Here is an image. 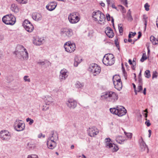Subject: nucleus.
<instances>
[{
	"label": "nucleus",
	"mask_w": 158,
	"mask_h": 158,
	"mask_svg": "<svg viewBox=\"0 0 158 158\" xmlns=\"http://www.w3.org/2000/svg\"><path fill=\"white\" fill-rule=\"evenodd\" d=\"M16 50L14 52L15 54L19 58H22L24 60H27L28 58V53L27 50L22 45H18L16 48Z\"/></svg>",
	"instance_id": "1"
},
{
	"label": "nucleus",
	"mask_w": 158,
	"mask_h": 158,
	"mask_svg": "<svg viewBox=\"0 0 158 158\" xmlns=\"http://www.w3.org/2000/svg\"><path fill=\"white\" fill-rule=\"evenodd\" d=\"M102 99H104L107 101L114 103L116 102L118 98V94L114 92H106L105 94L101 96Z\"/></svg>",
	"instance_id": "2"
},
{
	"label": "nucleus",
	"mask_w": 158,
	"mask_h": 158,
	"mask_svg": "<svg viewBox=\"0 0 158 158\" xmlns=\"http://www.w3.org/2000/svg\"><path fill=\"white\" fill-rule=\"evenodd\" d=\"M110 110L112 114L118 115L119 117L125 115L127 113L126 109L124 107L122 106L110 108Z\"/></svg>",
	"instance_id": "3"
},
{
	"label": "nucleus",
	"mask_w": 158,
	"mask_h": 158,
	"mask_svg": "<svg viewBox=\"0 0 158 158\" xmlns=\"http://www.w3.org/2000/svg\"><path fill=\"white\" fill-rule=\"evenodd\" d=\"M114 55L112 54H106L103 57L102 60L103 63L106 66H111L115 62Z\"/></svg>",
	"instance_id": "4"
},
{
	"label": "nucleus",
	"mask_w": 158,
	"mask_h": 158,
	"mask_svg": "<svg viewBox=\"0 0 158 158\" xmlns=\"http://www.w3.org/2000/svg\"><path fill=\"white\" fill-rule=\"evenodd\" d=\"M60 34L62 39L66 40L71 37L73 35V32L72 29L66 28L61 30Z\"/></svg>",
	"instance_id": "5"
},
{
	"label": "nucleus",
	"mask_w": 158,
	"mask_h": 158,
	"mask_svg": "<svg viewBox=\"0 0 158 158\" xmlns=\"http://www.w3.org/2000/svg\"><path fill=\"white\" fill-rule=\"evenodd\" d=\"M2 20L6 24L12 25L16 22V18L12 14L7 15L3 17Z\"/></svg>",
	"instance_id": "6"
},
{
	"label": "nucleus",
	"mask_w": 158,
	"mask_h": 158,
	"mask_svg": "<svg viewBox=\"0 0 158 158\" xmlns=\"http://www.w3.org/2000/svg\"><path fill=\"white\" fill-rule=\"evenodd\" d=\"M92 17L95 21H98V23L99 21L102 22L105 18L104 14L99 10L93 12L92 14Z\"/></svg>",
	"instance_id": "7"
},
{
	"label": "nucleus",
	"mask_w": 158,
	"mask_h": 158,
	"mask_svg": "<svg viewBox=\"0 0 158 158\" xmlns=\"http://www.w3.org/2000/svg\"><path fill=\"white\" fill-rule=\"evenodd\" d=\"M88 70L94 73V76L99 74L101 71L100 67L95 63L91 64L89 65Z\"/></svg>",
	"instance_id": "8"
},
{
	"label": "nucleus",
	"mask_w": 158,
	"mask_h": 158,
	"mask_svg": "<svg viewBox=\"0 0 158 158\" xmlns=\"http://www.w3.org/2000/svg\"><path fill=\"white\" fill-rule=\"evenodd\" d=\"M64 48L66 52L69 53L73 52L76 48L75 44L74 43H71L69 41L66 42L64 44Z\"/></svg>",
	"instance_id": "9"
},
{
	"label": "nucleus",
	"mask_w": 158,
	"mask_h": 158,
	"mask_svg": "<svg viewBox=\"0 0 158 158\" xmlns=\"http://www.w3.org/2000/svg\"><path fill=\"white\" fill-rule=\"evenodd\" d=\"M105 142L106 145L110 148L112 152H116L118 149L117 146L111 142V139L110 138H107L105 139Z\"/></svg>",
	"instance_id": "10"
},
{
	"label": "nucleus",
	"mask_w": 158,
	"mask_h": 158,
	"mask_svg": "<svg viewBox=\"0 0 158 158\" xmlns=\"http://www.w3.org/2000/svg\"><path fill=\"white\" fill-rule=\"evenodd\" d=\"M20 121L22 122V120L16 119L14 124L15 129L18 131L23 130L25 127V124L23 122L20 123Z\"/></svg>",
	"instance_id": "11"
},
{
	"label": "nucleus",
	"mask_w": 158,
	"mask_h": 158,
	"mask_svg": "<svg viewBox=\"0 0 158 158\" xmlns=\"http://www.w3.org/2000/svg\"><path fill=\"white\" fill-rule=\"evenodd\" d=\"M65 104L69 109H73L77 107V102L73 98H70L66 101Z\"/></svg>",
	"instance_id": "12"
},
{
	"label": "nucleus",
	"mask_w": 158,
	"mask_h": 158,
	"mask_svg": "<svg viewBox=\"0 0 158 158\" xmlns=\"http://www.w3.org/2000/svg\"><path fill=\"white\" fill-rule=\"evenodd\" d=\"M11 137L10 133L7 130H2L0 132V137L3 140L8 141Z\"/></svg>",
	"instance_id": "13"
},
{
	"label": "nucleus",
	"mask_w": 158,
	"mask_h": 158,
	"mask_svg": "<svg viewBox=\"0 0 158 158\" xmlns=\"http://www.w3.org/2000/svg\"><path fill=\"white\" fill-rule=\"evenodd\" d=\"M68 19L70 23L73 24L77 23L80 20V18L75 13L70 14L68 16Z\"/></svg>",
	"instance_id": "14"
},
{
	"label": "nucleus",
	"mask_w": 158,
	"mask_h": 158,
	"mask_svg": "<svg viewBox=\"0 0 158 158\" xmlns=\"http://www.w3.org/2000/svg\"><path fill=\"white\" fill-rule=\"evenodd\" d=\"M23 25L26 30L31 32L34 29V27L31 23L28 20H25L23 23Z\"/></svg>",
	"instance_id": "15"
},
{
	"label": "nucleus",
	"mask_w": 158,
	"mask_h": 158,
	"mask_svg": "<svg viewBox=\"0 0 158 158\" xmlns=\"http://www.w3.org/2000/svg\"><path fill=\"white\" fill-rule=\"evenodd\" d=\"M88 132L89 136L91 137H94L98 134L99 131L96 127H93L89 128L88 130Z\"/></svg>",
	"instance_id": "16"
},
{
	"label": "nucleus",
	"mask_w": 158,
	"mask_h": 158,
	"mask_svg": "<svg viewBox=\"0 0 158 158\" xmlns=\"http://www.w3.org/2000/svg\"><path fill=\"white\" fill-rule=\"evenodd\" d=\"M44 40L43 38H39L38 37H33V44L35 45L40 46L43 44Z\"/></svg>",
	"instance_id": "17"
},
{
	"label": "nucleus",
	"mask_w": 158,
	"mask_h": 158,
	"mask_svg": "<svg viewBox=\"0 0 158 158\" xmlns=\"http://www.w3.org/2000/svg\"><path fill=\"white\" fill-rule=\"evenodd\" d=\"M68 76L67 71L66 69H63L60 71L59 79L61 81L66 79Z\"/></svg>",
	"instance_id": "18"
},
{
	"label": "nucleus",
	"mask_w": 158,
	"mask_h": 158,
	"mask_svg": "<svg viewBox=\"0 0 158 158\" xmlns=\"http://www.w3.org/2000/svg\"><path fill=\"white\" fill-rule=\"evenodd\" d=\"M105 33L110 38H112L114 34L112 29L110 27H107L105 29Z\"/></svg>",
	"instance_id": "19"
},
{
	"label": "nucleus",
	"mask_w": 158,
	"mask_h": 158,
	"mask_svg": "<svg viewBox=\"0 0 158 158\" xmlns=\"http://www.w3.org/2000/svg\"><path fill=\"white\" fill-rule=\"evenodd\" d=\"M57 5V3L55 2H52L49 3L46 7L49 11H52L55 9Z\"/></svg>",
	"instance_id": "20"
},
{
	"label": "nucleus",
	"mask_w": 158,
	"mask_h": 158,
	"mask_svg": "<svg viewBox=\"0 0 158 158\" xmlns=\"http://www.w3.org/2000/svg\"><path fill=\"white\" fill-rule=\"evenodd\" d=\"M32 17L34 20L36 21L40 20L42 18V15L36 12L32 14Z\"/></svg>",
	"instance_id": "21"
},
{
	"label": "nucleus",
	"mask_w": 158,
	"mask_h": 158,
	"mask_svg": "<svg viewBox=\"0 0 158 158\" xmlns=\"http://www.w3.org/2000/svg\"><path fill=\"white\" fill-rule=\"evenodd\" d=\"M44 101L46 105H53L54 104V100L52 98L51 96H47L45 97L44 99Z\"/></svg>",
	"instance_id": "22"
},
{
	"label": "nucleus",
	"mask_w": 158,
	"mask_h": 158,
	"mask_svg": "<svg viewBox=\"0 0 158 158\" xmlns=\"http://www.w3.org/2000/svg\"><path fill=\"white\" fill-rule=\"evenodd\" d=\"M52 139L51 140H48L47 143V145L48 148L51 149H53L56 146V143L55 141H52Z\"/></svg>",
	"instance_id": "23"
},
{
	"label": "nucleus",
	"mask_w": 158,
	"mask_h": 158,
	"mask_svg": "<svg viewBox=\"0 0 158 158\" xmlns=\"http://www.w3.org/2000/svg\"><path fill=\"white\" fill-rule=\"evenodd\" d=\"M114 88L120 91L122 88V84L121 81H115L113 82Z\"/></svg>",
	"instance_id": "24"
},
{
	"label": "nucleus",
	"mask_w": 158,
	"mask_h": 158,
	"mask_svg": "<svg viewBox=\"0 0 158 158\" xmlns=\"http://www.w3.org/2000/svg\"><path fill=\"white\" fill-rule=\"evenodd\" d=\"M51 133V135L49 137L48 140H51L52 139V141H55V140H57L58 139V136L54 135L53 131H52Z\"/></svg>",
	"instance_id": "25"
},
{
	"label": "nucleus",
	"mask_w": 158,
	"mask_h": 158,
	"mask_svg": "<svg viewBox=\"0 0 158 158\" xmlns=\"http://www.w3.org/2000/svg\"><path fill=\"white\" fill-rule=\"evenodd\" d=\"M75 61L74 63V65L75 67L77 66L80 63L82 60V59L81 57L76 56L75 58Z\"/></svg>",
	"instance_id": "26"
},
{
	"label": "nucleus",
	"mask_w": 158,
	"mask_h": 158,
	"mask_svg": "<svg viewBox=\"0 0 158 158\" xmlns=\"http://www.w3.org/2000/svg\"><path fill=\"white\" fill-rule=\"evenodd\" d=\"M140 147L141 148L142 151H144L147 149V151L148 150V148L144 142L143 141V139L142 138V141L140 143Z\"/></svg>",
	"instance_id": "27"
},
{
	"label": "nucleus",
	"mask_w": 158,
	"mask_h": 158,
	"mask_svg": "<svg viewBox=\"0 0 158 158\" xmlns=\"http://www.w3.org/2000/svg\"><path fill=\"white\" fill-rule=\"evenodd\" d=\"M11 10L12 11L15 13H17L19 11V8L17 6L14 4L11 5Z\"/></svg>",
	"instance_id": "28"
},
{
	"label": "nucleus",
	"mask_w": 158,
	"mask_h": 158,
	"mask_svg": "<svg viewBox=\"0 0 158 158\" xmlns=\"http://www.w3.org/2000/svg\"><path fill=\"white\" fill-rule=\"evenodd\" d=\"M150 40L152 42V44L154 45H156L158 44V42H156L157 41L156 38L153 35H151L150 37Z\"/></svg>",
	"instance_id": "29"
},
{
	"label": "nucleus",
	"mask_w": 158,
	"mask_h": 158,
	"mask_svg": "<svg viewBox=\"0 0 158 158\" xmlns=\"http://www.w3.org/2000/svg\"><path fill=\"white\" fill-rule=\"evenodd\" d=\"M112 80L113 82H114V81H121L120 78V77L119 75H115L113 76Z\"/></svg>",
	"instance_id": "30"
},
{
	"label": "nucleus",
	"mask_w": 158,
	"mask_h": 158,
	"mask_svg": "<svg viewBox=\"0 0 158 158\" xmlns=\"http://www.w3.org/2000/svg\"><path fill=\"white\" fill-rule=\"evenodd\" d=\"M127 16L128 18V19L129 21H131L133 20V18L131 15V11L130 10H129L127 14Z\"/></svg>",
	"instance_id": "31"
},
{
	"label": "nucleus",
	"mask_w": 158,
	"mask_h": 158,
	"mask_svg": "<svg viewBox=\"0 0 158 158\" xmlns=\"http://www.w3.org/2000/svg\"><path fill=\"white\" fill-rule=\"evenodd\" d=\"M148 19V17L146 16V15H143V21L144 22V24L145 25L144 27V30H146L147 24V19Z\"/></svg>",
	"instance_id": "32"
},
{
	"label": "nucleus",
	"mask_w": 158,
	"mask_h": 158,
	"mask_svg": "<svg viewBox=\"0 0 158 158\" xmlns=\"http://www.w3.org/2000/svg\"><path fill=\"white\" fill-rule=\"evenodd\" d=\"M84 86V83H81L79 81H77L75 84L76 87L78 88L83 87Z\"/></svg>",
	"instance_id": "33"
},
{
	"label": "nucleus",
	"mask_w": 158,
	"mask_h": 158,
	"mask_svg": "<svg viewBox=\"0 0 158 158\" xmlns=\"http://www.w3.org/2000/svg\"><path fill=\"white\" fill-rule=\"evenodd\" d=\"M144 76L146 77L147 78H149L150 77V71L149 70H146L145 72Z\"/></svg>",
	"instance_id": "34"
},
{
	"label": "nucleus",
	"mask_w": 158,
	"mask_h": 158,
	"mask_svg": "<svg viewBox=\"0 0 158 158\" xmlns=\"http://www.w3.org/2000/svg\"><path fill=\"white\" fill-rule=\"evenodd\" d=\"M26 121L27 122H29V124L30 125H31L34 122V120L31 119V118H27L26 119Z\"/></svg>",
	"instance_id": "35"
},
{
	"label": "nucleus",
	"mask_w": 158,
	"mask_h": 158,
	"mask_svg": "<svg viewBox=\"0 0 158 158\" xmlns=\"http://www.w3.org/2000/svg\"><path fill=\"white\" fill-rule=\"evenodd\" d=\"M121 24H118V27L120 33H123V28L121 26Z\"/></svg>",
	"instance_id": "36"
},
{
	"label": "nucleus",
	"mask_w": 158,
	"mask_h": 158,
	"mask_svg": "<svg viewBox=\"0 0 158 158\" xmlns=\"http://www.w3.org/2000/svg\"><path fill=\"white\" fill-rule=\"evenodd\" d=\"M27 158H38V157L37 155L31 154L28 155Z\"/></svg>",
	"instance_id": "37"
},
{
	"label": "nucleus",
	"mask_w": 158,
	"mask_h": 158,
	"mask_svg": "<svg viewBox=\"0 0 158 158\" xmlns=\"http://www.w3.org/2000/svg\"><path fill=\"white\" fill-rule=\"evenodd\" d=\"M19 3L23 4H26L27 2V0H16Z\"/></svg>",
	"instance_id": "38"
},
{
	"label": "nucleus",
	"mask_w": 158,
	"mask_h": 158,
	"mask_svg": "<svg viewBox=\"0 0 158 158\" xmlns=\"http://www.w3.org/2000/svg\"><path fill=\"white\" fill-rule=\"evenodd\" d=\"M28 76H25L24 77L23 79L25 81H27L30 82V79L28 78Z\"/></svg>",
	"instance_id": "39"
},
{
	"label": "nucleus",
	"mask_w": 158,
	"mask_h": 158,
	"mask_svg": "<svg viewBox=\"0 0 158 158\" xmlns=\"http://www.w3.org/2000/svg\"><path fill=\"white\" fill-rule=\"evenodd\" d=\"M125 135H126L127 137L131 139L132 137V134L131 133H127L126 132H124Z\"/></svg>",
	"instance_id": "40"
},
{
	"label": "nucleus",
	"mask_w": 158,
	"mask_h": 158,
	"mask_svg": "<svg viewBox=\"0 0 158 158\" xmlns=\"http://www.w3.org/2000/svg\"><path fill=\"white\" fill-rule=\"evenodd\" d=\"M157 76V73L156 71H154L152 75V78L153 79L155 78H156Z\"/></svg>",
	"instance_id": "41"
},
{
	"label": "nucleus",
	"mask_w": 158,
	"mask_h": 158,
	"mask_svg": "<svg viewBox=\"0 0 158 158\" xmlns=\"http://www.w3.org/2000/svg\"><path fill=\"white\" fill-rule=\"evenodd\" d=\"M121 2L126 6L127 7V0H121Z\"/></svg>",
	"instance_id": "42"
},
{
	"label": "nucleus",
	"mask_w": 158,
	"mask_h": 158,
	"mask_svg": "<svg viewBox=\"0 0 158 158\" xmlns=\"http://www.w3.org/2000/svg\"><path fill=\"white\" fill-rule=\"evenodd\" d=\"M149 5H148V3H146L144 5V7L145 8V10L146 11H148L149 10Z\"/></svg>",
	"instance_id": "43"
},
{
	"label": "nucleus",
	"mask_w": 158,
	"mask_h": 158,
	"mask_svg": "<svg viewBox=\"0 0 158 158\" xmlns=\"http://www.w3.org/2000/svg\"><path fill=\"white\" fill-rule=\"evenodd\" d=\"M139 86L138 88V92H139L143 90V87L142 85H139Z\"/></svg>",
	"instance_id": "44"
},
{
	"label": "nucleus",
	"mask_w": 158,
	"mask_h": 158,
	"mask_svg": "<svg viewBox=\"0 0 158 158\" xmlns=\"http://www.w3.org/2000/svg\"><path fill=\"white\" fill-rule=\"evenodd\" d=\"M144 55H145L144 54H143L141 58L140 59V61L141 62H143L144 61V60H145L147 59V57H146L144 56Z\"/></svg>",
	"instance_id": "45"
},
{
	"label": "nucleus",
	"mask_w": 158,
	"mask_h": 158,
	"mask_svg": "<svg viewBox=\"0 0 158 158\" xmlns=\"http://www.w3.org/2000/svg\"><path fill=\"white\" fill-rule=\"evenodd\" d=\"M118 6L120 7L121 9L122 10L123 13H125L126 12V10L124 7L121 5H119Z\"/></svg>",
	"instance_id": "46"
},
{
	"label": "nucleus",
	"mask_w": 158,
	"mask_h": 158,
	"mask_svg": "<svg viewBox=\"0 0 158 158\" xmlns=\"http://www.w3.org/2000/svg\"><path fill=\"white\" fill-rule=\"evenodd\" d=\"M139 78V85H143L142 79V77H138Z\"/></svg>",
	"instance_id": "47"
},
{
	"label": "nucleus",
	"mask_w": 158,
	"mask_h": 158,
	"mask_svg": "<svg viewBox=\"0 0 158 158\" xmlns=\"http://www.w3.org/2000/svg\"><path fill=\"white\" fill-rule=\"evenodd\" d=\"M123 76H124L125 80H126L127 79V74L126 72V71H125L124 72L123 71Z\"/></svg>",
	"instance_id": "48"
},
{
	"label": "nucleus",
	"mask_w": 158,
	"mask_h": 158,
	"mask_svg": "<svg viewBox=\"0 0 158 158\" xmlns=\"http://www.w3.org/2000/svg\"><path fill=\"white\" fill-rule=\"evenodd\" d=\"M145 124L148 127H149L151 125L149 120H147L145 122Z\"/></svg>",
	"instance_id": "49"
},
{
	"label": "nucleus",
	"mask_w": 158,
	"mask_h": 158,
	"mask_svg": "<svg viewBox=\"0 0 158 158\" xmlns=\"http://www.w3.org/2000/svg\"><path fill=\"white\" fill-rule=\"evenodd\" d=\"M106 18L107 19V20L108 21H110V16L109 14H107L106 15Z\"/></svg>",
	"instance_id": "50"
},
{
	"label": "nucleus",
	"mask_w": 158,
	"mask_h": 158,
	"mask_svg": "<svg viewBox=\"0 0 158 158\" xmlns=\"http://www.w3.org/2000/svg\"><path fill=\"white\" fill-rule=\"evenodd\" d=\"M38 64H39L41 65H44L45 64L44 62V61H42V62H38Z\"/></svg>",
	"instance_id": "51"
},
{
	"label": "nucleus",
	"mask_w": 158,
	"mask_h": 158,
	"mask_svg": "<svg viewBox=\"0 0 158 158\" xmlns=\"http://www.w3.org/2000/svg\"><path fill=\"white\" fill-rule=\"evenodd\" d=\"M130 33H131V36L132 37H133L136 34V33L135 32H130Z\"/></svg>",
	"instance_id": "52"
},
{
	"label": "nucleus",
	"mask_w": 158,
	"mask_h": 158,
	"mask_svg": "<svg viewBox=\"0 0 158 158\" xmlns=\"http://www.w3.org/2000/svg\"><path fill=\"white\" fill-rule=\"evenodd\" d=\"M111 6H112V8H113L117 10H118L117 9V7L116 6H115L114 4H112Z\"/></svg>",
	"instance_id": "53"
},
{
	"label": "nucleus",
	"mask_w": 158,
	"mask_h": 158,
	"mask_svg": "<svg viewBox=\"0 0 158 158\" xmlns=\"http://www.w3.org/2000/svg\"><path fill=\"white\" fill-rule=\"evenodd\" d=\"M138 33H139V35L138 36V39H139L141 36L142 34H141V33L140 31Z\"/></svg>",
	"instance_id": "54"
},
{
	"label": "nucleus",
	"mask_w": 158,
	"mask_h": 158,
	"mask_svg": "<svg viewBox=\"0 0 158 158\" xmlns=\"http://www.w3.org/2000/svg\"><path fill=\"white\" fill-rule=\"evenodd\" d=\"M148 132H149L148 136L149 137H150L151 136V135L152 131H151V130H148Z\"/></svg>",
	"instance_id": "55"
},
{
	"label": "nucleus",
	"mask_w": 158,
	"mask_h": 158,
	"mask_svg": "<svg viewBox=\"0 0 158 158\" xmlns=\"http://www.w3.org/2000/svg\"><path fill=\"white\" fill-rule=\"evenodd\" d=\"M43 135V134L42 133H40L38 135V137L39 138H41L42 136Z\"/></svg>",
	"instance_id": "56"
},
{
	"label": "nucleus",
	"mask_w": 158,
	"mask_h": 158,
	"mask_svg": "<svg viewBox=\"0 0 158 158\" xmlns=\"http://www.w3.org/2000/svg\"><path fill=\"white\" fill-rule=\"evenodd\" d=\"M146 88H144L143 89V93L144 95H146Z\"/></svg>",
	"instance_id": "57"
},
{
	"label": "nucleus",
	"mask_w": 158,
	"mask_h": 158,
	"mask_svg": "<svg viewBox=\"0 0 158 158\" xmlns=\"http://www.w3.org/2000/svg\"><path fill=\"white\" fill-rule=\"evenodd\" d=\"M122 69L123 72V71L124 72L125 71L124 68V67L123 66V64H122Z\"/></svg>",
	"instance_id": "58"
},
{
	"label": "nucleus",
	"mask_w": 158,
	"mask_h": 158,
	"mask_svg": "<svg viewBox=\"0 0 158 158\" xmlns=\"http://www.w3.org/2000/svg\"><path fill=\"white\" fill-rule=\"evenodd\" d=\"M128 62L130 64L132 65V60L131 59L129 60Z\"/></svg>",
	"instance_id": "59"
},
{
	"label": "nucleus",
	"mask_w": 158,
	"mask_h": 158,
	"mask_svg": "<svg viewBox=\"0 0 158 158\" xmlns=\"http://www.w3.org/2000/svg\"><path fill=\"white\" fill-rule=\"evenodd\" d=\"M138 77H141V71H140V73H139L138 75Z\"/></svg>",
	"instance_id": "60"
},
{
	"label": "nucleus",
	"mask_w": 158,
	"mask_h": 158,
	"mask_svg": "<svg viewBox=\"0 0 158 158\" xmlns=\"http://www.w3.org/2000/svg\"><path fill=\"white\" fill-rule=\"evenodd\" d=\"M111 21L112 23L113 24V26L114 27V19L113 18H112V17L111 20Z\"/></svg>",
	"instance_id": "61"
},
{
	"label": "nucleus",
	"mask_w": 158,
	"mask_h": 158,
	"mask_svg": "<svg viewBox=\"0 0 158 158\" xmlns=\"http://www.w3.org/2000/svg\"><path fill=\"white\" fill-rule=\"evenodd\" d=\"M100 4L101 6L103 7H104L105 6V4L103 2H101L100 3Z\"/></svg>",
	"instance_id": "62"
},
{
	"label": "nucleus",
	"mask_w": 158,
	"mask_h": 158,
	"mask_svg": "<svg viewBox=\"0 0 158 158\" xmlns=\"http://www.w3.org/2000/svg\"><path fill=\"white\" fill-rule=\"evenodd\" d=\"M106 1L108 5H109L110 4V0H106Z\"/></svg>",
	"instance_id": "63"
},
{
	"label": "nucleus",
	"mask_w": 158,
	"mask_h": 158,
	"mask_svg": "<svg viewBox=\"0 0 158 158\" xmlns=\"http://www.w3.org/2000/svg\"><path fill=\"white\" fill-rule=\"evenodd\" d=\"M131 37H132L131 36V33L130 32L128 35L129 39H130Z\"/></svg>",
	"instance_id": "64"
}]
</instances>
